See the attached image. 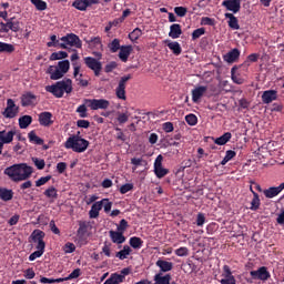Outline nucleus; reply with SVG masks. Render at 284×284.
I'll use <instances>...</instances> for the list:
<instances>
[{"label":"nucleus","mask_w":284,"mask_h":284,"mask_svg":"<svg viewBox=\"0 0 284 284\" xmlns=\"http://www.w3.org/2000/svg\"><path fill=\"white\" fill-rule=\"evenodd\" d=\"M77 112L80 114V118H87V106L85 104H81L78 109Z\"/></svg>","instance_id":"obj_62"},{"label":"nucleus","mask_w":284,"mask_h":284,"mask_svg":"<svg viewBox=\"0 0 284 284\" xmlns=\"http://www.w3.org/2000/svg\"><path fill=\"white\" fill-rule=\"evenodd\" d=\"M158 267L161 268V272H171V270H173V264L172 262H168L164 260H159L156 262Z\"/></svg>","instance_id":"obj_28"},{"label":"nucleus","mask_w":284,"mask_h":284,"mask_svg":"<svg viewBox=\"0 0 284 284\" xmlns=\"http://www.w3.org/2000/svg\"><path fill=\"white\" fill-rule=\"evenodd\" d=\"M142 36V30L136 28L134 29L130 34H129V39L132 42H135L140 37Z\"/></svg>","instance_id":"obj_46"},{"label":"nucleus","mask_w":284,"mask_h":284,"mask_svg":"<svg viewBox=\"0 0 284 284\" xmlns=\"http://www.w3.org/2000/svg\"><path fill=\"white\" fill-rule=\"evenodd\" d=\"M32 123V116L23 115L19 118V126L20 129H27Z\"/></svg>","instance_id":"obj_35"},{"label":"nucleus","mask_w":284,"mask_h":284,"mask_svg":"<svg viewBox=\"0 0 284 284\" xmlns=\"http://www.w3.org/2000/svg\"><path fill=\"white\" fill-rule=\"evenodd\" d=\"M130 245L133 250H141L143 247V240L138 236H133L130 239Z\"/></svg>","instance_id":"obj_34"},{"label":"nucleus","mask_w":284,"mask_h":284,"mask_svg":"<svg viewBox=\"0 0 284 284\" xmlns=\"http://www.w3.org/2000/svg\"><path fill=\"white\" fill-rule=\"evenodd\" d=\"M134 185L132 183H126V184H123L121 187H120V192L122 194H125L128 193L129 191L133 190Z\"/></svg>","instance_id":"obj_60"},{"label":"nucleus","mask_w":284,"mask_h":284,"mask_svg":"<svg viewBox=\"0 0 284 284\" xmlns=\"http://www.w3.org/2000/svg\"><path fill=\"white\" fill-rule=\"evenodd\" d=\"M132 79V75L131 74H128V75H124L120 79L119 81V85L118 88L115 89V94L119 99L121 100H126V95H125V88H126V82L129 80Z\"/></svg>","instance_id":"obj_8"},{"label":"nucleus","mask_w":284,"mask_h":284,"mask_svg":"<svg viewBox=\"0 0 284 284\" xmlns=\"http://www.w3.org/2000/svg\"><path fill=\"white\" fill-rule=\"evenodd\" d=\"M109 234L112 243H115L116 245H122L125 241L123 233L120 231H110Z\"/></svg>","instance_id":"obj_19"},{"label":"nucleus","mask_w":284,"mask_h":284,"mask_svg":"<svg viewBox=\"0 0 284 284\" xmlns=\"http://www.w3.org/2000/svg\"><path fill=\"white\" fill-rule=\"evenodd\" d=\"M251 191L254 195L252 202H251V207L250 210H252V212H257V210H260L261 207V199H260V195L258 193H256L255 191H253V189L251 187Z\"/></svg>","instance_id":"obj_25"},{"label":"nucleus","mask_w":284,"mask_h":284,"mask_svg":"<svg viewBox=\"0 0 284 284\" xmlns=\"http://www.w3.org/2000/svg\"><path fill=\"white\" fill-rule=\"evenodd\" d=\"M236 156V152L233 150L226 151L225 158L222 160L221 164L225 165L229 161Z\"/></svg>","instance_id":"obj_47"},{"label":"nucleus","mask_w":284,"mask_h":284,"mask_svg":"<svg viewBox=\"0 0 284 284\" xmlns=\"http://www.w3.org/2000/svg\"><path fill=\"white\" fill-rule=\"evenodd\" d=\"M132 250L130 248L129 245H124L123 250L119 251L115 256L116 258H120V261H124V258H128L130 256Z\"/></svg>","instance_id":"obj_29"},{"label":"nucleus","mask_w":284,"mask_h":284,"mask_svg":"<svg viewBox=\"0 0 284 284\" xmlns=\"http://www.w3.org/2000/svg\"><path fill=\"white\" fill-rule=\"evenodd\" d=\"M38 121L41 126L49 128L54 123L53 114L51 112L44 111L38 115Z\"/></svg>","instance_id":"obj_11"},{"label":"nucleus","mask_w":284,"mask_h":284,"mask_svg":"<svg viewBox=\"0 0 284 284\" xmlns=\"http://www.w3.org/2000/svg\"><path fill=\"white\" fill-rule=\"evenodd\" d=\"M65 58H68V53L64 51L54 52L50 55L51 61H57Z\"/></svg>","instance_id":"obj_44"},{"label":"nucleus","mask_w":284,"mask_h":284,"mask_svg":"<svg viewBox=\"0 0 284 284\" xmlns=\"http://www.w3.org/2000/svg\"><path fill=\"white\" fill-rule=\"evenodd\" d=\"M60 40L62 41L60 44L61 49H68V45L75 47L78 49L82 48V41L74 33H69L65 37H62Z\"/></svg>","instance_id":"obj_5"},{"label":"nucleus","mask_w":284,"mask_h":284,"mask_svg":"<svg viewBox=\"0 0 284 284\" xmlns=\"http://www.w3.org/2000/svg\"><path fill=\"white\" fill-rule=\"evenodd\" d=\"M222 6L225 7L229 11L237 13L241 10V0H225L222 2Z\"/></svg>","instance_id":"obj_14"},{"label":"nucleus","mask_w":284,"mask_h":284,"mask_svg":"<svg viewBox=\"0 0 284 284\" xmlns=\"http://www.w3.org/2000/svg\"><path fill=\"white\" fill-rule=\"evenodd\" d=\"M23 277L28 281L33 280L36 277L33 268H27L26 271H23Z\"/></svg>","instance_id":"obj_50"},{"label":"nucleus","mask_w":284,"mask_h":284,"mask_svg":"<svg viewBox=\"0 0 284 284\" xmlns=\"http://www.w3.org/2000/svg\"><path fill=\"white\" fill-rule=\"evenodd\" d=\"M225 18L229 19V27L233 30H240L239 19L233 13H225Z\"/></svg>","instance_id":"obj_26"},{"label":"nucleus","mask_w":284,"mask_h":284,"mask_svg":"<svg viewBox=\"0 0 284 284\" xmlns=\"http://www.w3.org/2000/svg\"><path fill=\"white\" fill-rule=\"evenodd\" d=\"M20 99H21V105L23 108L34 106L38 103L37 95H34L32 92H24Z\"/></svg>","instance_id":"obj_13"},{"label":"nucleus","mask_w":284,"mask_h":284,"mask_svg":"<svg viewBox=\"0 0 284 284\" xmlns=\"http://www.w3.org/2000/svg\"><path fill=\"white\" fill-rule=\"evenodd\" d=\"M47 73L50 74L51 80H60L64 74L58 69L57 65H50L47 70Z\"/></svg>","instance_id":"obj_21"},{"label":"nucleus","mask_w":284,"mask_h":284,"mask_svg":"<svg viewBox=\"0 0 284 284\" xmlns=\"http://www.w3.org/2000/svg\"><path fill=\"white\" fill-rule=\"evenodd\" d=\"M51 175H47V176H42L40 178L38 181H36V186H41V185H44L48 181L51 180Z\"/></svg>","instance_id":"obj_58"},{"label":"nucleus","mask_w":284,"mask_h":284,"mask_svg":"<svg viewBox=\"0 0 284 284\" xmlns=\"http://www.w3.org/2000/svg\"><path fill=\"white\" fill-rule=\"evenodd\" d=\"M85 65L94 72L95 77L101 74L102 63L92 57L84 58Z\"/></svg>","instance_id":"obj_9"},{"label":"nucleus","mask_w":284,"mask_h":284,"mask_svg":"<svg viewBox=\"0 0 284 284\" xmlns=\"http://www.w3.org/2000/svg\"><path fill=\"white\" fill-rule=\"evenodd\" d=\"M187 124L194 126L197 123V116L195 114H189L185 116Z\"/></svg>","instance_id":"obj_53"},{"label":"nucleus","mask_w":284,"mask_h":284,"mask_svg":"<svg viewBox=\"0 0 284 284\" xmlns=\"http://www.w3.org/2000/svg\"><path fill=\"white\" fill-rule=\"evenodd\" d=\"M28 138H29V141H30L31 143H34V144H37V145H42L43 142H44L41 138H39V136L36 134L34 131L29 132Z\"/></svg>","instance_id":"obj_37"},{"label":"nucleus","mask_w":284,"mask_h":284,"mask_svg":"<svg viewBox=\"0 0 284 284\" xmlns=\"http://www.w3.org/2000/svg\"><path fill=\"white\" fill-rule=\"evenodd\" d=\"M223 280L235 278L229 265L223 266Z\"/></svg>","instance_id":"obj_45"},{"label":"nucleus","mask_w":284,"mask_h":284,"mask_svg":"<svg viewBox=\"0 0 284 284\" xmlns=\"http://www.w3.org/2000/svg\"><path fill=\"white\" fill-rule=\"evenodd\" d=\"M124 281V275H120L119 273H112L111 276L104 282V284H121Z\"/></svg>","instance_id":"obj_24"},{"label":"nucleus","mask_w":284,"mask_h":284,"mask_svg":"<svg viewBox=\"0 0 284 284\" xmlns=\"http://www.w3.org/2000/svg\"><path fill=\"white\" fill-rule=\"evenodd\" d=\"M58 69L62 72L63 75H65V73H68V71L70 70V62L68 60H63L58 62Z\"/></svg>","instance_id":"obj_39"},{"label":"nucleus","mask_w":284,"mask_h":284,"mask_svg":"<svg viewBox=\"0 0 284 284\" xmlns=\"http://www.w3.org/2000/svg\"><path fill=\"white\" fill-rule=\"evenodd\" d=\"M89 144L90 142L85 139H82L80 136V132H78L77 135L68 138V140L64 143V146L65 149H72L77 153H82L88 149Z\"/></svg>","instance_id":"obj_4"},{"label":"nucleus","mask_w":284,"mask_h":284,"mask_svg":"<svg viewBox=\"0 0 284 284\" xmlns=\"http://www.w3.org/2000/svg\"><path fill=\"white\" fill-rule=\"evenodd\" d=\"M203 34H205V29L204 28L196 29L192 33V40H197Z\"/></svg>","instance_id":"obj_54"},{"label":"nucleus","mask_w":284,"mask_h":284,"mask_svg":"<svg viewBox=\"0 0 284 284\" xmlns=\"http://www.w3.org/2000/svg\"><path fill=\"white\" fill-rule=\"evenodd\" d=\"M207 87L200 85L192 90V100L194 103H199L203 95L206 93Z\"/></svg>","instance_id":"obj_16"},{"label":"nucleus","mask_w":284,"mask_h":284,"mask_svg":"<svg viewBox=\"0 0 284 284\" xmlns=\"http://www.w3.org/2000/svg\"><path fill=\"white\" fill-rule=\"evenodd\" d=\"M176 256H189V248L186 246H182L175 250Z\"/></svg>","instance_id":"obj_55"},{"label":"nucleus","mask_w":284,"mask_h":284,"mask_svg":"<svg viewBox=\"0 0 284 284\" xmlns=\"http://www.w3.org/2000/svg\"><path fill=\"white\" fill-rule=\"evenodd\" d=\"M38 11H44L48 9V4L42 0H30Z\"/></svg>","instance_id":"obj_41"},{"label":"nucleus","mask_w":284,"mask_h":284,"mask_svg":"<svg viewBox=\"0 0 284 284\" xmlns=\"http://www.w3.org/2000/svg\"><path fill=\"white\" fill-rule=\"evenodd\" d=\"M284 190V182L280 186H272L264 191V194L268 199H273Z\"/></svg>","instance_id":"obj_18"},{"label":"nucleus","mask_w":284,"mask_h":284,"mask_svg":"<svg viewBox=\"0 0 284 284\" xmlns=\"http://www.w3.org/2000/svg\"><path fill=\"white\" fill-rule=\"evenodd\" d=\"M241 51L239 49H233L229 53H226L223 59L227 63H234L240 59Z\"/></svg>","instance_id":"obj_17"},{"label":"nucleus","mask_w":284,"mask_h":284,"mask_svg":"<svg viewBox=\"0 0 284 284\" xmlns=\"http://www.w3.org/2000/svg\"><path fill=\"white\" fill-rule=\"evenodd\" d=\"M43 194L49 199H57L58 197V191L54 186H50L47 189Z\"/></svg>","instance_id":"obj_43"},{"label":"nucleus","mask_w":284,"mask_h":284,"mask_svg":"<svg viewBox=\"0 0 284 284\" xmlns=\"http://www.w3.org/2000/svg\"><path fill=\"white\" fill-rule=\"evenodd\" d=\"M14 50V45L0 41V53L11 54Z\"/></svg>","instance_id":"obj_32"},{"label":"nucleus","mask_w":284,"mask_h":284,"mask_svg":"<svg viewBox=\"0 0 284 284\" xmlns=\"http://www.w3.org/2000/svg\"><path fill=\"white\" fill-rule=\"evenodd\" d=\"M102 252H103V254H105V256L110 257L111 256V243L104 242Z\"/></svg>","instance_id":"obj_61"},{"label":"nucleus","mask_w":284,"mask_h":284,"mask_svg":"<svg viewBox=\"0 0 284 284\" xmlns=\"http://www.w3.org/2000/svg\"><path fill=\"white\" fill-rule=\"evenodd\" d=\"M104 201H108V199H103L101 201H98V202L93 203V205L91 206V210L89 212L90 219H98V216L100 214V211L103 207Z\"/></svg>","instance_id":"obj_15"},{"label":"nucleus","mask_w":284,"mask_h":284,"mask_svg":"<svg viewBox=\"0 0 284 284\" xmlns=\"http://www.w3.org/2000/svg\"><path fill=\"white\" fill-rule=\"evenodd\" d=\"M14 134V130H11L9 132H6V130L0 131V142L2 143V145L12 142Z\"/></svg>","instance_id":"obj_22"},{"label":"nucleus","mask_w":284,"mask_h":284,"mask_svg":"<svg viewBox=\"0 0 284 284\" xmlns=\"http://www.w3.org/2000/svg\"><path fill=\"white\" fill-rule=\"evenodd\" d=\"M32 161L34 163V165L37 166L38 170H43L45 166V162L42 159H38V158H32Z\"/></svg>","instance_id":"obj_51"},{"label":"nucleus","mask_w":284,"mask_h":284,"mask_svg":"<svg viewBox=\"0 0 284 284\" xmlns=\"http://www.w3.org/2000/svg\"><path fill=\"white\" fill-rule=\"evenodd\" d=\"M250 274L254 281L266 282L271 278V273L268 272L266 266H262L256 271H251Z\"/></svg>","instance_id":"obj_6"},{"label":"nucleus","mask_w":284,"mask_h":284,"mask_svg":"<svg viewBox=\"0 0 284 284\" xmlns=\"http://www.w3.org/2000/svg\"><path fill=\"white\" fill-rule=\"evenodd\" d=\"M109 49L112 53H115L118 50L121 49L120 47V40L119 39H114L110 44H109Z\"/></svg>","instance_id":"obj_48"},{"label":"nucleus","mask_w":284,"mask_h":284,"mask_svg":"<svg viewBox=\"0 0 284 284\" xmlns=\"http://www.w3.org/2000/svg\"><path fill=\"white\" fill-rule=\"evenodd\" d=\"M44 236H45V233L41 230H34L31 233L30 239L32 240L33 243H37V246H36L37 251L30 254L29 261H36V258H40V256H42V254L44 253V248H45V242L43 241Z\"/></svg>","instance_id":"obj_3"},{"label":"nucleus","mask_w":284,"mask_h":284,"mask_svg":"<svg viewBox=\"0 0 284 284\" xmlns=\"http://www.w3.org/2000/svg\"><path fill=\"white\" fill-rule=\"evenodd\" d=\"M201 24L202 26H214L215 24V20L211 19L209 17H204V18H202Z\"/></svg>","instance_id":"obj_64"},{"label":"nucleus","mask_w":284,"mask_h":284,"mask_svg":"<svg viewBox=\"0 0 284 284\" xmlns=\"http://www.w3.org/2000/svg\"><path fill=\"white\" fill-rule=\"evenodd\" d=\"M50 40H51V42H48L47 43V45L49 47V48H52V47H54V48H57V47H60V42H59V40L57 39V36H51L50 37Z\"/></svg>","instance_id":"obj_56"},{"label":"nucleus","mask_w":284,"mask_h":284,"mask_svg":"<svg viewBox=\"0 0 284 284\" xmlns=\"http://www.w3.org/2000/svg\"><path fill=\"white\" fill-rule=\"evenodd\" d=\"M72 7L79 11H87L89 6L85 0H75L73 3H72Z\"/></svg>","instance_id":"obj_33"},{"label":"nucleus","mask_w":284,"mask_h":284,"mask_svg":"<svg viewBox=\"0 0 284 284\" xmlns=\"http://www.w3.org/2000/svg\"><path fill=\"white\" fill-rule=\"evenodd\" d=\"M163 156L160 154L154 162V173L159 179L164 178L169 174V170L162 166Z\"/></svg>","instance_id":"obj_12"},{"label":"nucleus","mask_w":284,"mask_h":284,"mask_svg":"<svg viewBox=\"0 0 284 284\" xmlns=\"http://www.w3.org/2000/svg\"><path fill=\"white\" fill-rule=\"evenodd\" d=\"M232 138V133L231 132H226L224 133L222 136L217 138L215 140V143L219 145H224L226 144Z\"/></svg>","instance_id":"obj_38"},{"label":"nucleus","mask_w":284,"mask_h":284,"mask_svg":"<svg viewBox=\"0 0 284 284\" xmlns=\"http://www.w3.org/2000/svg\"><path fill=\"white\" fill-rule=\"evenodd\" d=\"M168 47L175 55H180L182 53V48L179 42H169Z\"/></svg>","instance_id":"obj_40"},{"label":"nucleus","mask_w":284,"mask_h":284,"mask_svg":"<svg viewBox=\"0 0 284 284\" xmlns=\"http://www.w3.org/2000/svg\"><path fill=\"white\" fill-rule=\"evenodd\" d=\"M13 197L12 190L0 189V199L3 201H10Z\"/></svg>","instance_id":"obj_36"},{"label":"nucleus","mask_w":284,"mask_h":284,"mask_svg":"<svg viewBox=\"0 0 284 284\" xmlns=\"http://www.w3.org/2000/svg\"><path fill=\"white\" fill-rule=\"evenodd\" d=\"M90 47H94L97 49L102 48L101 39L99 37L92 38L91 40L87 41Z\"/></svg>","instance_id":"obj_49"},{"label":"nucleus","mask_w":284,"mask_h":284,"mask_svg":"<svg viewBox=\"0 0 284 284\" xmlns=\"http://www.w3.org/2000/svg\"><path fill=\"white\" fill-rule=\"evenodd\" d=\"M133 48L132 45H123L120 49L119 58L121 59L122 62H126Z\"/></svg>","instance_id":"obj_23"},{"label":"nucleus","mask_w":284,"mask_h":284,"mask_svg":"<svg viewBox=\"0 0 284 284\" xmlns=\"http://www.w3.org/2000/svg\"><path fill=\"white\" fill-rule=\"evenodd\" d=\"M9 29L13 32H18L20 30V22L17 21L14 18L8 19Z\"/></svg>","instance_id":"obj_42"},{"label":"nucleus","mask_w":284,"mask_h":284,"mask_svg":"<svg viewBox=\"0 0 284 284\" xmlns=\"http://www.w3.org/2000/svg\"><path fill=\"white\" fill-rule=\"evenodd\" d=\"M89 230V223L87 222H79V229H78V236L79 239H83V236H85L87 232Z\"/></svg>","instance_id":"obj_31"},{"label":"nucleus","mask_w":284,"mask_h":284,"mask_svg":"<svg viewBox=\"0 0 284 284\" xmlns=\"http://www.w3.org/2000/svg\"><path fill=\"white\" fill-rule=\"evenodd\" d=\"M262 100L265 104H270L273 101L277 100V91L275 90H267L263 93Z\"/></svg>","instance_id":"obj_20"},{"label":"nucleus","mask_w":284,"mask_h":284,"mask_svg":"<svg viewBox=\"0 0 284 284\" xmlns=\"http://www.w3.org/2000/svg\"><path fill=\"white\" fill-rule=\"evenodd\" d=\"M72 90V80L68 78L63 79L62 81H58L52 85L45 87V91L52 93L58 99L62 98L64 93H71Z\"/></svg>","instance_id":"obj_2"},{"label":"nucleus","mask_w":284,"mask_h":284,"mask_svg":"<svg viewBox=\"0 0 284 284\" xmlns=\"http://www.w3.org/2000/svg\"><path fill=\"white\" fill-rule=\"evenodd\" d=\"M171 280L170 274L162 276L161 273H159L154 276L155 284H170Z\"/></svg>","instance_id":"obj_30"},{"label":"nucleus","mask_w":284,"mask_h":284,"mask_svg":"<svg viewBox=\"0 0 284 284\" xmlns=\"http://www.w3.org/2000/svg\"><path fill=\"white\" fill-rule=\"evenodd\" d=\"M3 173L13 182H21L28 180L33 173V169L27 163L13 164L7 168Z\"/></svg>","instance_id":"obj_1"},{"label":"nucleus","mask_w":284,"mask_h":284,"mask_svg":"<svg viewBox=\"0 0 284 284\" xmlns=\"http://www.w3.org/2000/svg\"><path fill=\"white\" fill-rule=\"evenodd\" d=\"M118 68V63L116 62H114V61H112V62H110V63H108L106 65H105V68H104V71L106 72V73H110V72H112L114 69H116Z\"/></svg>","instance_id":"obj_63"},{"label":"nucleus","mask_w":284,"mask_h":284,"mask_svg":"<svg viewBox=\"0 0 284 284\" xmlns=\"http://www.w3.org/2000/svg\"><path fill=\"white\" fill-rule=\"evenodd\" d=\"M182 34V29H181V26L175 23V24H172L170 27V33L169 36L172 38V39H178L180 38Z\"/></svg>","instance_id":"obj_27"},{"label":"nucleus","mask_w":284,"mask_h":284,"mask_svg":"<svg viewBox=\"0 0 284 284\" xmlns=\"http://www.w3.org/2000/svg\"><path fill=\"white\" fill-rule=\"evenodd\" d=\"M85 104L91 109V110H106L110 106V102L104 99H93V100H85Z\"/></svg>","instance_id":"obj_7"},{"label":"nucleus","mask_w":284,"mask_h":284,"mask_svg":"<svg viewBox=\"0 0 284 284\" xmlns=\"http://www.w3.org/2000/svg\"><path fill=\"white\" fill-rule=\"evenodd\" d=\"M236 69H237V68L234 67V68L232 69V71H231V73H232V80H233V82H235L236 84H243V83H244V80H243L242 78H240L239 75L235 74V70H236Z\"/></svg>","instance_id":"obj_52"},{"label":"nucleus","mask_w":284,"mask_h":284,"mask_svg":"<svg viewBox=\"0 0 284 284\" xmlns=\"http://www.w3.org/2000/svg\"><path fill=\"white\" fill-rule=\"evenodd\" d=\"M128 227H129L128 221L123 219V220L120 221V224L118 226V231L123 234V232H125V230H128Z\"/></svg>","instance_id":"obj_59"},{"label":"nucleus","mask_w":284,"mask_h":284,"mask_svg":"<svg viewBox=\"0 0 284 284\" xmlns=\"http://www.w3.org/2000/svg\"><path fill=\"white\" fill-rule=\"evenodd\" d=\"M174 12H175L179 17L183 18V17L186 16L187 9L184 8V7H176V8L174 9Z\"/></svg>","instance_id":"obj_57"},{"label":"nucleus","mask_w":284,"mask_h":284,"mask_svg":"<svg viewBox=\"0 0 284 284\" xmlns=\"http://www.w3.org/2000/svg\"><path fill=\"white\" fill-rule=\"evenodd\" d=\"M19 112V106L16 105L14 101L12 99L7 100V108L2 112L3 116L7 119L14 118Z\"/></svg>","instance_id":"obj_10"}]
</instances>
